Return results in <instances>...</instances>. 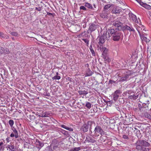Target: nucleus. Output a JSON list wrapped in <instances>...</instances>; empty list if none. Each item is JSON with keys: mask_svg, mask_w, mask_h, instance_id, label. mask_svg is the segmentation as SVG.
Listing matches in <instances>:
<instances>
[{"mask_svg": "<svg viewBox=\"0 0 151 151\" xmlns=\"http://www.w3.org/2000/svg\"><path fill=\"white\" fill-rule=\"evenodd\" d=\"M109 32L110 34L112 35V36L113 37V39L114 40L117 41L119 40L120 38L121 34L118 31L114 29H109Z\"/></svg>", "mask_w": 151, "mask_h": 151, "instance_id": "f257e3e1", "label": "nucleus"}, {"mask_svg": "<svg viewBox=\"0 0 151 151\" xmlns=\"http://www.w3.org/2000/svg\"><path fill=\"white\" fill-rule=\"evenodd\" d=\"M59 142L56 140H53L50 145V147L52 149V151H60Z\"/></svg>", "mask_w": 151, "mask_h": 151, "instance_id": "f03ea898", "label": "nucleus"}, {"mask_svg": "<svg viewBox=\"0 0 151 151\" xmlns=\"http://www.w3.org/2000/svg\"><path fill=\"white\" fill-rule=\"evenodd\" d=\"M93 124H95V123L91 121L88 122L84 124L82 127L81 128V130L84 132H87L88 131L89 127H90V128L91 129Z\"/></svg>", "mask_w": 151, "mask_h": 151, "instance_id": "7ed1b4c3", "label": "nucleus"}, {"mask_svg": "<svg viewBox=\"0 0 151 151\" xmlns=\"http://www.w3.org/2000/svg\"><path fill=\"white\" fill-rule=\"evenodd\" d=\"M94 132L95 135H97L98 134H100L102 136L106 135V132L104 131L101 127L98 125L95 127Z\"/></svg>", "mask_w": 151, "mask_h": 151, "instance_id": "20e7f679", "label": "nucleus"}, {"mask_svg": "<svg viewBox=\"0 0 151 151\" xmlns=\"http://www.w3.org/2000/svg\"><path fill=\"white\" fill-rule=\"evenodd\" d=\"M99 27V25L97 23H91L89 24V27L88 31V33L91 34L92 32L95 31L96 29Z\"/></svg>", "mask_w": 151, "mask_h": 151, "instance_id": "39448f33", "label": "nucleus"}, {"mask_svg": "<svg viewBox=\"0 0 151 151\" xmlns=\"http://www.w3.org/2000/svg\"><path fill=\"white\" fill-rule=\"evenodd\" d=\"M100 50L102 52V57L104 60H106L108 59L107 52L108 49L105 47H100Z\"/></svg>", "mask_w": 151, "mask_h": 151, "instance_id": "423d86ee", "label": "nucleus"}, {"mask_svg": "<svg viewBox=\"0 0 151 151\" xmlns=\"http://www.w3.org/2000/svg\"><path fill=\"white\" fill-rule=\"evenodd\" d=\"M112 25L116 27H117V28H116V29H117L118 30H119L121 29V26L122 25V24L120 22L116 21H113Z\"/></svg>", "mask_w": 151, "mask_h": 151, "instance_id": "0eeeda50", "label": "nucleus"}, {"mask_svg": "<svg viewBox=\"0 0 151 151\" xmlns=\"http://www.w3.org/2000/svg\"><path fill=\"white\" fill-rule=\"evenodd\" d=\"M136 148L138 150H142L143 149V146L141 140H138L136 143Z\"/></svg>", "mask_w": 151, "mask_h": 151, "instance_id": "6e6552de", "label": "nucleus"}, {"mask_svg": "<svg viewBox=\"0 0 151 151\" xmlns=\"http://www.w3.org/2000/svg\"><path fill=\"white\" fill-rule=\"evenodd\" d=\"M122 92L119 90H118L115 91L113 94V97L114 100H117L119 97V95L122 93Z\"/></svg>", "mask_w": 151, "mask_h": 151, "instance_id": "1a4fd4ad", "label": "nucleus"}, {"mask_svg": "<svg viewBox=\"0 0 151 151\" xmlns=\"http://www.w3.org/2000/svg\"><path fill=\"white\" fill-rule=\"evenodd\" d=\"M34 142L37 147L39 148H41L44 146V144L37 139H35Z\"/></svg>", "mask_w": 151, "mask_h": 151, "instance_id": "9d476101", "label": "nucleus"}, {"mask_svg": "<svg viewBox=\"0 0 151 151\" xmlns=\"http://www.w3.org/2000/svg\"><path fill=\"white\" fill-rule=\"evenodd\" d=\"M121 11V8L118 6H116L113 8L111 12L113 14H117L119 13Z\"/></svg>", "mask_w": 151, "mask_h": 151, "instance_id": "9b49d317", "label": "nucleus"}, {"mask_svg": "<svg viewBox=\"0 0 151 151\" xmlns=\"http://www.w3.org/2000/svg\"><path fill=\"white\" fill-rule=\"evenodd\" d=\"M105 37H106L104 33L103 35L99 37L98 44L101 46L104 42L105 41Z\"/></svg>", "mask_w": 151, "mask_h": 151, "instance_id": "f8f14e48", "label": "nucleus"}, {"mask_svg": "<svg viewBox=\"0 0 151 151\" xmlns=\"http://www.w3.org/2000/svg\"><path fill=\"white\" fill-rule=\"evenodd\" d=\"M100 16L103 18H107L108 16V11L103 10L102 13L100 14Z\"/></svg>", "mask_w": 151, "mask_h": 151, "instance_id": "ddd939ff", "label": "nucleus"}, {"mask_svg": "<svg viewBox=\"0 0 151 151\" xmlns=\"http://www.w3.org/2000/svg\"><path fill=\"white\" fill-rule=\"evenodd\" d=\"M123 29L129 31L130 32H134L135 30L132 26H129L127 25H125L123 27Z\"/></svg>", "mask_w": 151, "mask_h": 151, "instance_id": "4468645a", "label": "nucleus"}, {"mask_svg": "<svg viewBox=\"0 0 151 151\" xmlns=\"http://www.w3.org/2000/svg\"><path fill=\"white\" fill-rule=\"evenodd\" d=\"M86 141L88 142H91L92 143H95L96 142V141L94 139L91 137H89L86 138Z\"/></svg>", "mask_w": 151, "mask_h": 151, "instance_id": "2eb2a0df", "label": "nucleus"}, {"mask_svg": "<svg viewBox=\"0 0 151 151\" xmlns=\"http://www.w3.org/2000/svg\"><path fill=\"white\" fill-rule=\"evenodd\" d=\"M142 145L144 147H149L150 145V144L148 142L144 140H141Z\"/></svg>", "mask_w": 151, "mask_h": 151, "instance_id": "dca6fc26", "label": "nucleus"}, {"mask_svg": "<svg viewBox=\"0 0 151 151\" xmlns=\"http://www.w3.org/2000/svg\"><path fill=\"white\" fill-rule=\"evenodd\" d=\"M60 126L61 127L63 128L66 130H67L70 131L72 132L73 131V129L72 128L68 127L65 125H61Z\"/></svg>", "mask_w": 151, "mask_h": 151, "instance_id": "f3484780", "label": "nucleus"}, {"mask_svg": "<svg viewBox=\"0 0 151 151\" xmlns=\"http://www.w3.org/2000/svg\"><path fill=\"white\" fill-rule=\"evenodd\" d=\"M85 6L88 9H91L92 10H94V8L93 7L92 5L90 3L86 2L85 3Z\"/></svg>", "mask_w": 151, "mask_h": 151, "instance_id": "a211bd4d", "label": "nucleus"}, {"mask_svg": "<svg viewBox=\"0 0 151 151\" xmlns=\"http://www.w3.org/2000/svg\"><path fill=\"white\" fill-rule=\"evenodd\" d=\"M118 78L119 79L118 81H123L127 80V76H124V77H121V76H118Z\"/></svg>", "mask_w": 151, "mask_h": 151, "instance_id": "6ab92c4d", "label": "nucleus"}, {"mask_svg": "<svg viewBox=\"0 0 151 151\" xmlns=\"http://www.w3.org/2000/svg\"><path fill=\"white\" fill-rule=\"evenodd\" d=\"M128 98L131 99L135 100L138 97V95H135L134 93L131 95H128Z\"/></svg>", "mask_w": 151, "mask_h": 151, "instance_id": "aec40b11", "label": "nucleus"}, {"mask_svg": "<svg viewBox=\"0 0 151 151\" xmlns=\"http://www.w3.org/2000/svg\"><path fill=\"white\" fill-rule=\"evenodd\" d=\"M39 116L41 117H48L50 116V114L47 112H45L38 115Z\"/></svg>", "mask_w": 151, "mask_h": 151, "instance_id": "412c9836", "label": "nucleus"}, {"mask_svg": "<svg viewBox=\"0 0 151 151\" xmlns=\"http://www.w3.org/2000/svg\"><path fill=\"white\" fill-rule=\"evenodd\" d=\"M129 16L133 21L135 22H136L137 20L136 15L133 14H131L130 15H129Z\"/></svg>", "mask_w": 151, "mask_h": 151, "instance_id": "4be33fe9", "label": "nucleus"}, {"mask_svg": "<svg viewBox=\"0 0 151 151\" xmlns=\"http://www.w3.org/2000/svg\"><path fill=\"white\" fill-rule=\"evenodd\" d=\"M0 36L2 38L4 39H7L9 38V37L6 35H4V34L0 32Z\"/></svg>", "mask_w": 151, "mask_h": 151, "instance_id": "5701e85b", "label": "nucleus"}, {"mask_svg": "<svg viewBox=\"0 0 151 151\" xmlns=\"http://www.w3.org/2000/svg\"><path fill=\"white\" fill-rule=\"evenodd\" d=\"M78 93L80 95H86L88 93V91L84 90L79 91H78Z\"/></svg>", "mask_w": 151, "mask_h": 151, "instance_id": "b1692460", "label": "nucleus"}, {"mask_svg": "<svg viewBox=\"0 0 151 151\" xmlns=\"http://www.w3.org/2000/svg\"><path fill=\"white\" fill-rule=\"evenodd\" d=\"M104 34L105 35H106V37H105V38L107 40H109L110 36H112V35L110 34L109 32V29L108 30L107 32L105 34L104 33Z\"/></svg>", "mask_w": 151, "mask_h": 151, "instance_id": "393cba45", "label": "nucleus"}, {"mask_svg": "<svg viewBox=\"0 0 151 151\" xmlns=\"http://www.w3.org/2000/svg\"><path fill=\"white\" fill-rule=\"evenodd\" d=\"M7 147L11 150V151H15V148L14 145H7Z\"/></svg>", "mask_w": 151, "mask_h": 151, "instance_id": "a878e982", "label": "nucleus"}, {"mask_svg": "<svg viewBox=\"0 0 151 151\" xmlns=\"http://www.w3.org/2000/svg\"><path fill=\"white\" fill-rule=\"evenodd\" d=\"M112 5L111 4H109L105 5L104 8L103 10H105L106 11H107L108 9H109Z\"/></svg>", "mask_w": 151, "mask_h": 151, "instance_id": "bb28decb", "label": "nucleus"}, {"mask_svg": "<svg viewBox=\"0 0 151 151\" xmlns=\"http://www.w3.org/2000/svg\"><path fill=\"white\" fill-rule=\"evenodd\" d=\"M149 101H146V103H144L142 104V106L144 108L148 107V105L149 104Z\"/></svg>", "mask_w": 151, "mask_h": 151, "instance_id": "cd10ccee", "label": "nucleus"}, {"mask_svg": "<svg viewBox=\"0 0 151 151\" xmlns=\"http://www.w3.org/2000/svg\"><path fill=\"white\" fill-rule=\"evenodd\" d=\"M1 52L2 53L8 54L9 53V51L8 49L4 48V50H3V51H2Z\"/></svg>", "mask_w": 151, "mask_h": 151, "instance_id": "c85d7f7f", "label": "nucleus"}, {"mask_svg": "<svg viewBox=\"0 0 151 151\" xmlns=\"http://www.w3.org/2000/svg\"><path fill=\"white\" fill-rule=\"evenodd\" d=\"M12 130L14 133L15 134V138H17L18 137V133L17 130L14 128L12 129Z\"/></svg>", "mask_w": 151, "mask_h": 151, "instance_id": "c756f323", "label": "nucleus"}, {"mask_svg": "<svg viewBox=\"0 0 151 151\" xmlns=\"http://www.w3.org/2000/svg\"><path fill=\"white\" fill-rule=\"evenodd\" d=\"M134 93L131 91H127L124 93V94L127 95L128 94L129 95H131L133 94Z\"/></svg>", "mask_w": 151, "mask_h": 151, "instance_id": "7c9ffc66", "label": "nucleus"}, {"mask_svg": "<svg viewBox=\"0 0 151 151\" xmlns=\"http://www.w3.org/2000/svg\"><path fill=\"white\" fill-rule=\"evenodd\" d=\"M93 74L92 72L90 69H88L87 71L86 74V76H91Z\"/></svg>", "mask_w": 151, "mask_h": 151, "instance_id": "2f4dec72", "label": "nucleus"}, {"mask_svg": "<svg viewBox=\"0 0 151 151\" xmlns=\"http://www.w3.org/2000/svg\"><path fill=\"white\" fill-rule=\"evenodd\" d=\"M61 131H60L63 134H64L66 136H69V134L68 133V132L64 130H63V129H61Z\"/></svg>", "mask_w": 151, "mask_h": 151, "instance_id": "473e14b6", "label": "nucleus"}, {"mask_svg": "<svg viewBox=\"0 0 151 151\" xmlns=\"http://www.w3.org/2000/svg\"><path fill=\"white\" fill-rule=\"evenodd\" d=\"M81 150L80 147H75L71 149L70 151H78Z\"/></svg>", "mask_w": 151, "mask_h": 151, "instance_id": "72a5a7b5", "label": "nucleus"}, {"mask_svg": "<svg viewBox=\"0 0 151 151\" xmlns=\"http://www.w3.org/2000/svg\"><path fill=\"white\" fill-rule=\"evenodd\" d=\"M127 74H125L124 76H130V75H134L133 74V73L132 71H130L129 70H127V72H126Z\"/></svg>", "mask_w": 151, "mask_h": 151, "instance_id": "f704fd0d", "label": "nucleus"}, {"mask_svg": "<svg viewBox=\"0 0 151 151\" xmlns=\"http://www.w3.org/2000/svg\"><path fill=\"white\" fill-rule=\"evenodd\" d=\"M89 49H90V51L92 55L93 56L95 55V53L94 50L93 49V47H92L91 45H90Z\"/></svg>", "mask_w": 151, "mask_h": 151, "instance_id": "c9c22d12", "label": "nucleus"}, {"mask_svg": "<svg viewBox=\"0 0 151 151\" xmlns=\"http://www.w3.org/2000/svg\"><path fill=\"white\" fill-rule=\"evenodd\" d=\"M58 72L56 70V69L53 70L52 73V76H58Z\"/></svg>", "mask_w": 151, "mask_h": 151, "instance_id": "e433bc0d", "label": "nucleus"}, {"mask_svg": "<svg viewBox=\"0 0 151 151\" xmlns=\"http://www.w3.org/2000/svg\"><path fill=\"white\" fill-rule=\"evenodd\" d=\"M86 106L87 107L88 109H90L91 107V103L89 102H87L86 103Z\"/></svg>", "mask_w": 151, "mask_h": 151, "instance_id": "4c0bfd02", "label": "nucleus"}, {"mask_svg": "<svg viewBox=\"0 0 151 151\" xmlns=\"http://www.w3.org/2000/svg\"><path fill=\"white\" fill-rule=\"evenodd\" d=\"M144 7L148 9H151V6L147 4H145Z\"/></svg>", "mask_w": 151, "mask_h": 151, "instance_id": "58836bf2", "label": "nucleus"}, {"mask_svg": "<svg viewBox=\"0 0 151 151\" xmlns=\"http://www.w3.org/2000/svg\"><path fill=\"white\" fill-rule=\"evenodd\" d=\"M9 123L10 126L12 127L14 124V122L12 120H10L9 121Z\"/></svg>", "mask_w": 151, "mask_h": 151, "instance_id": "ea45409f", "label": "nucleus"}, {"mask_svg": "<svg viewBox=\"0 0 151 151\" xmlns=\"http://www.w3.org/2000/svg\"><path fill=\"white\" fill-rule=\"evenodd\" d=\"M82 40L84 41L85 43L87 44V45L88 46V45L89 44V40L87 39H82Z\"/></svg>", "mask_w": 151, "mask_h": 151, "instance_id": "a19ab883", "label": "nucleus"}, {"mask_svg": "<svg viewBox=\"0 0 151 151\" xmlns=\"http://www.w3.org/2000/svg\"><path fill=\"white\" fill-rule=\"evenodd\" d=\"M53 80H59L60 78V76H54L52 78Z\"/></svg>", "mask_w": 151, "mask_h": 151, "instance_id": "79ce46f5", "label": "nucleus"}, {"mask_svg": "<svg viewBox=\"0 0 151 151\" xmlns=\"http://www.w3.org/2000/svg\"><path fill=\"white\" fill-rule=\"evenodd\" d=\"M80 10H83L85 11H86L87 10L85 6H81L80 7Z\"/></svg>", "mask_w": 151, "mask_h": 151, "instance_id": "37998d69", "label": "nucleus"}, {"mask_svg": "<svg viewBox=\"0 0 151 151\" xmlns=\"http://www.w3.org/2000/svg\"><path fill=\"white\" fill-rule=\"evenodd\" d=\"M143 39L146 42H148L150 41L148 39L145 37H143Z\"/></svg>", "mask_w": 151, "mask_h": 151, "instance_id": "c03bdc74", "label": "nucleus"}, {"mask_svg": "<svg viewBox=\"0 0 151 151\" xmlns=\"http://www.w3.org/2000/svg\"><path fill=\"white\" fill-rule=\"evenodd\" d=\"M145 116L149 119H151V116L148 113H146L145 114Z\"/></svg>", "mask_w": 151, "mask_h": 151, "instance_id": "a18cd8bd", "label": "nucleus"}, {"mask_svg": "<svg viewBox=\"0 0 151 151\" xmlns=\"http://www.w3.org/2000/svg\"><path fill=\"white\" fill-rule=\"evenodd\" d=\"M11 34L12 35L14 36H17L18 35L17 33L15 32H12Z\"/></svg>", "mask_w": 151, "mask_h": 151, "instance_id": "49530a36", "label": "nucleus"}, {"mask_svg": "<svg viewBox=\"0 0 151 151\" xmlns=\"http://www.w3.org/2000/svg\"><path fill=\"white\" fill-rule=\"evenodd\" d=\"M139 3V4L143 7H144L145 6V4L146 3H143L141 1H139V2H138Z\"/></svg>", "mask_w": 151, "mask_h": 151, "instance_id": "de8ad7c7", "label": "nucleus"}, {"mask_svg": "<svg viewBox=\"0 0 151 151\" xmlns=\"http://www.w3.org/2000/svg\"><path fill=\"white\" fill-rule=\"evenodd\" d=\"M122 137L123 138L125 139H129L128 137L126 135H123Z\"/></svg>", "mask_w": 151, "mask_h": 151, "instance_id": "09e8293b", "label": "nucleus"}, {"mask_svg": "<svg viewBox=\"0 0 151 151\" xmlns=\"http://www.w3.org/2000/svg\"><path fill=\"white\" fill-rule=\"evenodd\" d=\"M35 9L39 11H40L42 10V8L40 7H36Z\"/></svg>", "mask_w": 151, "mask_h": 151, "instance_id": "8fccbe9b", "label": "nucleus"}, {"mask_svg": "<svg viewBox=\"0 0 151 151\" xmlns=\"http://www.w3.org/2000/svg\"><path fill=\"white\" fill-rule=\"evenodd\" d=\"M99 139L101 141H103L104 142L105 141V140L104 139L102 135L100 137Z\"/></svg>", "mask_w": 151, "mask_h": 151, "instance_id": "3c124183", "label": "nucleus"}, {"mask_svg": "<svg viewBox=\"0 0 151 151\" xmlns=\"http://www.w3.org/2000/svg\"><path fill=\"white\" fill-rule=\"evenodd\" d=\"M10 136L12 137H15V134L14 133H12L10 134Z\"/></svg>", "mask_w": 151, "mask_h": 151, "instance_id": "603ef678", "label": "nucleus"}, {"mask_svg": "<svg viewBox=\"0 0 151 151\" xmlns=\"http://www.w3.org/2000/svg\"><path fill=\"white\" fill-rule=\"evenodd\" d=\"M3 50H4V48L1 47H0V53H1V54L2 53H1V51H3Z\"/></svg>", "mask_w": 151, "mask_h": 151, "instance_id": "864d4df0", "label": "nucleus"}, {"mask_svg": "<svg viewBox=\"0 0 151 151\" xmlns=\"http://www.w3.org/2000/svg\"><path fill=\"white\" fill-rule=\"evenodd\" d=\"M47 15H53V14L50 13H49L48 12H47Z\"/></svg>", "mask_w": 151, "mask_h": 151, "instance_id": "5fc2aeb1", "label": "nucleus"}, {"mask_svg": "<svg viewBox=\"0 0 151 151\" xmlns=\"http://www.w3.org/2000/svg\"><path fill=\"white\" fill-rule=\"evenodd\" d=\"M145 151H149L150 149L149 148H145Z\"/></svg>", "mask_w": 151, "mask_h": 151, "instance_id": "6e6d98bb", "label": "nucleus"}, {"mask_svg": "<svg viewBox=\"0 0 151 151\" xmlns=\"http://www.w3.org/2000/svg\"><path fill=\"white\" fill-rule=\"evenodd\" d=\"M6 140L7 142H9V137L6 138Z\"/></svg>", "mask_w": 151, "mask_h": 151, "instance_id": "4d7b16f0", "label": "nucleus"}, {"mask_svg": "<svg viewBox=\"0 0 151 151\" xmlns=\"http://www.w3.org/2000/svg\"><path fill=\"white\" fill-rule=\"evenodd\" d=\"M3 142H0V146L1 145H3Z\"/></svg>", "mask_w": 151, "mask_h": 151, "instance_id": "13d9d810", "label": "nucleus"}, {"mask_svg": "<svg viewBox=\"0 0 151 151\" xmlns=\"http://www.w3.org/2000/svg\"><path fill=\"white\" fill-rule=\"evenodd\" d=\"M93 6H94V8H96V6L95 5V4H94L93 5Z\"/></svg>", "mask_w": 151, "mask_h": 151, "instance_id": "bf43d9fd", "label": "nucleus"}, {"mask_svg": "<svg viewBox=\"0 0 151 151\" xmlns=\"http://www.w3.org/2000/svg\"><path fill=\"white\" fill-rule=\"evenodd\" d=\"M32 117H33V118H32L33 119H34L35 118V117L34 115H33V116L32 115Z\"/></svg>", "mask_w": 151, "mask_h": 151, "instance_id": "052dcab7", "label": "nucleus"}, {"mask_svg": "<svg viewBox=\"0 0 151 151\" xmlns=\"http://www.w3.org/2000/svg\"><path fill=\"white\" fill-rule=\"evenodd\" d=\"M103 1V2H104V3H106V1H105L103 0V1Z\"/></svg>", "mask_w": 151, "mask_h": 151, "instance_id": "680f3d73", "label": "nucleus"}, {"mask_svg": "<svg viewBox=\"0 0 151 151\" xmlns=\"http://www.w3.org/2000/svg\"><path fill=\"white\" fill-rule=\"evenodd\" d=\"M150 44H151V41H150Z\"/></svg>", "mask_w": 151, "mask_h": 151, "instance_id": "e2e57ef3", "label": "nucleus"}, {"mask_svg": "<svg viewBox=\"0 0 151 151\" xmlns=\"http://www.w3.org/2000/svg\"><path fill=\"white\" fill-rule=\"evenodd\" d=\"M96 135L95 136V135H94L93 137H96Z\"/></svg>", "mask_w": 151, "mask_h": 151, "instance_id": "0e129e2a", "label": "nucleus"}, {"mask_svg": "<svg viewBox=\"0 0 151 151\" xmlns=\"http://www.w3.org/2000/svg\"><path fill=\"white\" fill-rule=\"evenodd\" d=\"M99 136V134H98V135L97 136V137H98V136Z\"/></svg>", "mask_w": 151, "mask_h": 151, "instance_id": "69168bd1", "label": "nucleus"}, {"mask_svg": "<svg viewBox=\"0 0 151 151\" xmlns=\"http://www.w3.org/2000/svg\"><path fill=\"white\" fill-rule=\"evenodd\" d=\"M1 76H3V75H2V74H1Z\"/></svg>", "mask_w": 151, "mask_h": 151, "instance_id": "338daca9", "label": "nucleus"}]
</instances>
